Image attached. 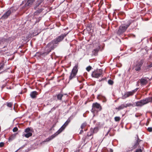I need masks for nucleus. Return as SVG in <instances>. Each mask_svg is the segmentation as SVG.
<instances>
[{"mask_svg":"<svg viewBox=\"0 0 152 152\" xmlns=\"http://www.w3.org/2000/svg\"><path fill=\"white\" fill-rule=\"evenodd\" d=\"M139 81H140L141 86L145 85L148 83V81L147 79L146 78V77L142 78L139 79L137 82V83H138Z\"/></svg>","mask_w":152,"mask_h":152,"instance_id":"obj_13","label":"nucleus"},{"mask_svg":"<svg viewBox=\"0 0 152 152\" xmlns=\"http://www.w3.org/2000/svg\"><path fill=\"white\" fill-rule=\"evenodd\" d=\"M31 129L29 128H28L25 129V132L26 133L30 132Z\"/></svg>","mask_w":152,"mask_h":152,"instance_id":"obj_31","label":"nucleus"},{"mask_svg":"<svg viewBox=\"0 0 152 152\" xmlns=\"http://www.w3.org/2000/svg\"><path fill=\"white\" fill-rule=\"evenodd\" d=\"M63 96V95L61 94H59L57 95V98L58 100H61Z\"/></svg>","mask_w":152,"mask_h":152,"instance_id":"obj_23","label":"nucleus"},{"mask_svg":"<svg viewBox=\"0 0 152 152\" xmlns=\"http://www.w3.org/2000/svg\"><path fill=\"white\" fill-rule=\"evenodd\" d=\"M142 62L140 61L138 62L134 68H135V70L136 71H139L141 70V67L142 64Z\"/></svg>","mask_w":152,"mask_h":152,"instance_id":"obj_14","label":"nucleus"},{"mask_svg":"<svg viewBox=\"0 0 152 152\" xmlns=\"http://www.w3.org/2000/svg\"><path fill=\"white\" fill-rule=\"evenodd\" d=\"M152 102V97L149 96L144 98L135 102L136 106L138 107H142L149 103Z\"/></svg>","mask_w":152,"mask_h":152,"instance_id":"obj_2","label":"nucleus"},{"mask_svg":"<svg viewBox=\"0 0 152 152\" xmlns=\"http://www.w3.org/2000/svg\"><path fill=\"white\" fill-rule=\"evenodd\" d=\"M110 136H111V135L110 134H109Z\"/></svg>","mask_w":152,"mask_h":152,"instance_id":"obj_44","label":"nucleus"},{"mask_svg":"<svg viewBox=\"0 0 152 152\" xmlns=\"http://www.w3.org/2000/svg\"><path fill=\"white\" fill-rule=\"evenodd\" d=\"M44 0H39V5Z\"/></svg>","mask_w":152,"mask_h":152,"instance_id":"obj_36","label":"nucleus"},{"mask_svg":"<svg viewBox=\"0 0 152 152\" xmlns=\"http://www.w3.org/2000/svg\"><path fill=\"white\" fill-rule=\"evenodd\" d=\"M83 132V129H81V130H80V132L79 133V134H82Z\"/></svg>","mask_w":152,"mask_h":152,"instance_id":"obj_39","label":"nucleus"},{"mask_svg":"<svg viewBox=\"0 0 152 152\" xmlns=\"http://www.w3.org/2000/svg\"><path fill=\"white\" fill-rule=\"evenodd\" d=\"M142 149H141L140 147V148L137 149L134 152H142Z\"/></svg>","mask_w":152,"mask_h":152,"instance_id":"obj_27","label":"nucleus"},{"mask_svg":"<svg viewBox=\"0 0 152 152\" xmlns=\"http://www.w3.org/2000/svg\"><path fill=\"white\" fill-rule=\"evenodd\" d=\"M38 12V11H37L35 13H34V17L36 18L35 16L37 15V12Z\"/></svg>","mask_w":152,"mask_h":152,"instance_id":"obj_40","label":"nucleus"},{"mask_svg":"<svg viewBox=\"0 0 152 152\" xmlns=\"http://www.w3.org/2000/svg\"><path fill=\"white\" fill-rule=\"evenodd\" d=\"M110 152H113V149H110V151H109Z\"/></svg>","mask_w":152,"mask_h":152,"instance_id":"obj_42","label":"nucleus"},{"mask_svg":"<svg viewBox=\"0 0 152 152\" xmlns=\"http://www.w3.org/2000/svg\"><path fill=\"white\" fill-rule=\"evenodd\" d=\"M92 69V67L89 66L86 67V70L88 72H89Z\"/></svg>","mask_w":152,"mask_h":152,"instance_id":"obj_30","label":"nucleus"},{"mask_svg":"<svg viewBox=\"0 0 152 152\" xmlns=\"http://www.w3.org/2000/svg\"><path fill=\"white\" fill-rule=\"evenodd\" d=\"M87 125V123L86 122H84L83 123L81 126V129H83L84 128H85Z\"/></svg>","mask_w":152,"mask_h":152,"instance_id":"obj_24","label":"nucleus"},{"mask_svg":"<svg viewBox=\"0 0 152 152\" xmlns=\"http://www.w3.org/2000/svg\"><path fill=\"white\" fill-rule=\"evenodd\" d=\"M148 68H151L152 67V62L148 66Z\"/></svg>","mask_w":152,"mask_h":152,"instance_id":"obj_38","label":"nucleus"},{"mask_svg":"<svg viewBox=\"0 0 152 152\" xmlns=\"http://www.w3.org/2000/svg\"><path fill=\"white\" fill-rule=\"evenodd\" d=\"M16 134H12L10 136L9 138L8 141L9 142H11L13 140H14L15 138Z\"/></svg>","mask_w":152,"mask_h":152,"instance_id":"obj_21","label":"nucleus"},{"mask_svg":"<svg viewBox=\"0 0 152 152\" xmlns=\"http://www.w3.org/2000/svg\"><path fill=\"white\" fill-rule=\"evenodd\" d=\"M136 141L135 143L134 144L132 148L133 149H135L137 148L138 145H139V147H140V146L139 145V143L141 141L140 140L139 138V137L138 135L137 134L136 135Z\"/></svg>","mask_w":152,"mask_h":152,"instance_id":"obj_15","label":"nucleus"},{"mask_svg":"<svg viewBox=\"0 0 152 152\" xmlns=\"http://www.w3.org/2000/svg\"><path fill=\"white\" fill-rule=\"evenodd\" d=\"M4 66V64L3 62L0 63V70L3 69Z\"/></svg>","mask_w":152,"mask_h":152,"instance_id":"obj_25","label":"nucleus"},{"mask_svg":"<svg viewBox=\"0 0 152 152\" xmlns=\"http://www.w3.org/2000/svg\"><path fill=\"white\" fill-rule=\"evenodd\" d=\"M132 23L131 20H129L127 24H122L120 26L117 31V33L119 35H121L128 28L129 26Z\"/></svg>","mask_w":152,"mask_h":152,"instance_id":"obj_3","label":"nucleus"},{"mask_svg":"<svg viewBox=\"0 0 152 152\" xmlns=\"http://www.w3.org/2000/svg\"><path fill=\"white\" fill-rule=\"evenodd\" d=\"M108 83L109 84L111 85H113V84L114 83L113 81L111 80H109L108 81Z\"/></svg>","mask_w":152,"mask_h":152,"instance_id":"obj_29","label":"nucleus"},{"mask_svg":"<svg viewBox=\"0 0 152 152\" xmlns=\"http://www.w3.org/2000/svg\"><path fill=\"white\" fill-rule=\"evenodd\" d=\"M4 145V143L3 142H0V147H3Z\"/></svg>","mask_w":152,"mask_h":152,"instance_id":"obj_34","label":"nucleus"},{"mask_svg":"<svg viewBox=\"0 0 152 152\" xmlns=\"http://www.w3.org/2000/svg\"><path fill=\"white\" fill-rule=\"evenodd\" d=\"M148 131L150 132H152V127H148L147 129Z\"/></svg>","mask_w":152,"mask_h":152,"instance_id":"obj_33","label":"nucleus"},{"mask_svg":"<svg viewBox=\"0 0 152 152\" xmlns=\"http://www.w3.org/2000/svg\"><path fill=\"white\" fill-rule=\"evenodd\" d=\"M102 110V106L96 102L92 104L91 111L93 113H95L96 111L98 112Z\"/></svg>","mask_w":152,"mask_h":152,"instance_id":"obj_5","label":"nucleus"},{"mask_svg":"<svg viewBox=\"0 0 152 152\" xmlns=\"http://www.w3.org/2000/svg\"><path fill=\"white\" fill-rule=\"evenodd\" d=\"M98 130V128L97 127H95L94 129L91 128L90 131L92 132V134H94L97 133Z\"/></svg>","mask_w":152,"mask_h":152,"instance_id":"obj_20","label":"nucleus"},{"mask_svg":"<svg viewBox=\"0 0 152 152\" xmlns=\"http://www.w3.org/2000/svg\"><path fill=\"white\" fill-rule=\"evenodd\" d=\"M38 94L37 92L35 91L31 92L30 95L32 99H35L37 98Z\"/></svg>","mask_w":152,"mask_h":152,"instance_id":"obj_16","label":"nucleus"},{"mask_svg":"<svg viewBox=\"0 0 152 152\" xmlns=\"http://www.w3.org/2000/svg\"><path fill=\"white\" fill-rule=\"evenodd\" d=\"M71 119L70 118H69L64 124L60 128V129L57 131V132L60 134L65 129L66 127L71 122Z\"/></svg>","mask_w":152,"mask_h":152,"instance_id":"obj_11","label":"nucleus"},{"mask_svg":"<svg viewBox=\"0 0 152 152\" xmlns=\"http://www.w3.org/2000/svg\"><path fill=\"white\" fill-rule=\"evenodd\" d=\"M35 0H28L26 3L25 4V7L30 6L32 4Z\"/></svg>","mask_w":152,"mask_h":152,"instance_id":"obj_19","label":"nucleus"},{"mask_svg":"<svg viewBox=\"0 0 152 152\" xmlns=\"http://www.w3.org/2000/svg\"><path fill=\"white\" fill-rule=\"evenodd\" d=\"M151 79L152 78V77H151Z\"/></svg>","mask_w":152,"mask_h":152,"instance_id":"obj_45","label":"nucleus"},{"mask_svg":"<svg viewBox=\"0 0 152 152\" xmlns=\"http://www.w3.org/2000/svg\"><path fill=\"white\" fill-rule=\"evenodd\" d=\"M32 135V134L31 132L27 133L26 134H24V136L26 138H28L30 137Z\"/></svg>","mask_w":152,"mask_h":152,"instance_id":"obj_22","label":"nucleus"},{"mask_svg":"<svg viewBox=\"0 0 152 152\" xmlns=\"http://www.w3.org/2000/svg\"><path fill=\"white\" fill-rule=\"evenodd\" d=\"M100 48L99 46L98 48H97L96 49H94L93 51L92 55L94 56H96L98 55V53L100 49Z\"/></svg>","mask_w":152,"mask_h":152,"instance_id":"obj_18","label":"nucleus"},{"mask_svg":"<svg viewBox=\"0 0 152 152\" xmlns=\"http://www.w3.org/2000/svg\"><path fill=\"white\" fill-rule=\"evenodd\" d=\"M106 101V98H104L103 101V102H105Z\"/></svg>","mask_w":152,"mask_h":152,"instance_id":"obj_41","label":"nucleus"},{"mask_svg":"<svg viewBox=\"0 0 152 152\" xmlns=\"http://www.w3.org/2000/svg\"><path fill=\"white\" fill-rule=\"evenodd\" d=\"M78 64H76L73 67L70 75L69 77V80H71L76 77V76L78 72Z\"/></svg>","mask_w":152,"mask_h":152,"instance_id":"obj_4","label":"nucleus"},{"mask_svg":"<svg viewBox=\"0 0 152 152\" xmlns=\"http://www.w3.org/2000/svg\"><path fill=\"white\" fill-rule=\"evenodd\" d=\"M106 77H103V78H102L101 80L99 79V81L101 82L102 80H106Z\"/></svg>","mask_w":152,"mask_h":152,"instance_id":"obj_35","label":"nucleus"},{"mask_svg":"<svg viewBox=\"0 0 152 152\" xmlns=\"http://www.w3.org/2000/svg\"><path fill=\"white\" fill-rule=\"evenodd\" d=\"M93 134L92 132H91L90 131L87 133L86 135L82 139L83 141L85 142L86 141L87 142H88L90 140L92 139L93 138Z\"/></svg>","mask_w":152,"mask_h":152,"instance_id":"obj_9","label":"nucleus"},{"mask_svg":"<svg viewBox=\"0 0 152 152\" xmlns=\"http://www.w3.org/2000/svg\"><path fill=\"white\" fill-rule=\"evenodd\" d=\"M12 13V11L11 9L8 10L2 16L1 18L2 19H6L9 17Z\"/></svg>","mask_w":152,"mask_h":152,"instance_id":"obj_12","label":"nucleus"},{"mask_svg":"<svg viewBox=\"0 0 152 152\" xmlns=\"http://www.w3.org/2000/svg\"><path fill=\"white\" fill-rule=\"evenodd\" d=\"M110 129H110L107 131V133L105 135V136H107L108 135V134L109 133V132H110Z\"/></svg>","mask_w":152,"mask_h":152,"instance_id":"obj_37","label":"nucleus"},{"mask_svg":"<svg viewBox=\"0 0 152 152\" xmlns=\"http://www.w3.org/2000/svg\"><path fill=\"white\" fill-rule=\"evenodd\" d=\"M59 134L57 131L56 132L53 134L50 137H49L48 138L46 139V141H50V140H51L53 139V138L55 137L56 136Z\"/></svg>","mask_w":152,"mask_h":152,"instance_id":"obj_17","label":"nucleus"},{"mask_svg":"<svg viewBox=\"0 0 152 152\" xmlns=\"http://www.w3.org/2000/svg\"><path fill=\"white\" fill-rule=\"evenodd\" d=\"M24 2H25V1H23V3H24Z\"/></svg>","mask_w":152,"mask_h":152,"instance_id":"obj_43","label":"nucleus"},{"mask_svg":"<svg viewBox=\"0 0 152 152\" xmlns=\"http://www.w3.org/2000/svg\"><path fill=\"white\" fill-rule=\"evenodd\" d=\"M114 119L115 121L118 122L120 120L121 118L119 117H115L114 118Z\"/></svg>","mask_w":152,"mask_h":152,"instance_id":"obj_28","label":"nucleus"},{"mask_svg":"<svg viewBox=\"0 0 152 152\" xmlns=\"http://www.w3.org/2000/svg\"><path fill=\"white\" fill-rule=\"evenodd\" d=\"M102 73L103 71L102 69H97L92 72L91 76L93 77L98 78L102 75Z\"/></svg>","mask_w":152,"mask_h":152,"instance_id":"obj_8","label":"nucleus"},{"mask_svg":"<svg viewBox=\"0 0 152 152\" xmlns=\"http://www.w3.org/2000/svg\"><path fill=\"white\" fill-rule=\"evenodd\" d=\"M130 106H133V105L131 103L127 104H123L119 106L118 107H116L115 109L118 111H120L121 110L123 109L124 108Z\"/></svg>","mask_w":152,"mask_h":152,"instance_id":"obj_10","label":"nucleus"},{"mask_svg":"<svg viewBox=\"0 0 152 152\" xmlns=\"http://www.w3.org/2000/svg\"><path fill=\"white\" fill-rule=\"evenodd\" d=\"M56 44L55 43L53 42V40L50 42L47 45L45 49V51L44 52L42 53H39V55L43 56H45L47 55L52 50H53L57 46Z\"/></svg>","mask_w":152,"mask_h":152,"instance_id":"obj_1","label":"nucleus"},{"mask_svg":"<svg viewBox=\"0 0 152 152\" xmlns=\"http://www.w3.org/2000/svg\"><path fill=\"white\" fill-rule=\"evenodd\" d=\"M18 130V129L17 127H14L13 129V131L14 132H17Z\"/></svg>","mask_w":152,"mask_h":152,"instance_id":"obj_32","label":"nucleus"},{"mask_svg":"<svg viewBox=\"0 0 152 152\" xmlns=\"http://www.w3.org/2000/svg\"><path fill=\"white\" fill-rule=\"evenodd\" d=\"M138 89V88H137L132 91L126 92L124 93V94L122 96V99H125L130 96L133 95Z\"/></svg>","mask_w":152,"mask_h":152,"instance_id":"obj_7","label":"nucleus"},{"mask_svg":"<svg viewBox=\"0 0 152 152\" xmlns=\"http://www.w3.org/2000/svg\"><path fill=\"white\" fill-rule=\"evenodd\" d=\"M6 103L7 106L9 107H11L12 106L13 103L11 102H7Z\"/></svg>","mask_w":152,"mask_h":152,"instance_id":"obj_26","label":"nucleus"},{"mask_svg":"<svg viewBox=\"0 0 152 152\" xmlns=\"http://www.w3.org/2000/svg\"><path fill=\"white\" fill-rule=\"evenodd\" d=\"M68 34V33H65L61 34V35L54 39L53 40V42L55 43L57 45H58L60 42L62 41L64 37L67 35Z\"/></svg>","mask_w":152,"mask_h":152,"instance_id":"obj_6","label":"nucleus"}]
</instances>
